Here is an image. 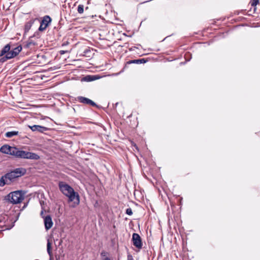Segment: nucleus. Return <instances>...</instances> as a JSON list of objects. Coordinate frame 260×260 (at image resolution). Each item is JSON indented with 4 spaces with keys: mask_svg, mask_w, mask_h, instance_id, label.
Returning <instances> with one entry per match:
<instances>
[{
    "mask_svg": "<svg viewBox=\"0 0 260 260\" xmlns=\"http://www.w3.org/2000/svg\"><path fill=\"white\" fill-rule=\"evenodd\" d=\"M58 187L60 191L68 198L69 202H74L76 205L80 203V197L78 193L68 184L63 181H59Z\"/></svg>",
    "mask_w": 260,
    "mask_h": 260,
    "instance_id": "1",
    "label": "nucleus"
},
{
    "mask_svg": "<svg viewBox=\"0 0 260 260\" xmlns=\"http://www.w3.org/2000/svg\"><path fill=\"white\" fill-rule=\"evenodd\" d=\"M25 194V192L23 190L12 191L5 197V200L13 204H17L24 199Z\"/></svg>",
    "mask_w": 260,
    "mask_h": 260,
    "instance_id": "2",
    "label": "nucleus"
},
{
    "mask_svg": "<svg viewBox=\"0 0 260 260\" xmlns=\"http://www.w3.org/2000/svg\"><path fill=\"white\" fill-rule=\"evenodd\" d=\"M17 178L11 171L6 173L0 179V186L3 187L6 184L10 185Z\"/></svg>",
    "mask_w": 260,
    "mask_h": 260,
    "instance_id": "3",
    "label": "nucleus"
},
{
    "mask_svg": "<svg viewBox=\"0 0 260 260\" xmlns=\"http://www.w3.org/2000/svg\"><path fill=\"white\" fill-rule=\"evenodd\" d=\"M21 45H19L17 47L13 48L9 52L7 53L5 56L0 58V61L2 62L6 61L8 59L13 58L16 56L19 52L22 50Z\"/></svg>",
    "mask_w": 260,
    "mask_h": 260,
    "instance_id": "4",
    "label": "nucleus"
},
{
    "mask_svg": "<svg viewBox=\"0 0 260 260\" xmlns=\"http://www.w3.org/2000/svg\"><path fill=\"white\" fill-rule=\"evenodd\" d=\"M51 20L52 19L49 16L46 15L44 16L40 22V26L39 28V30L41 31L45 30L51 23Z\"/></svg>",
    "mask_w": 260,
    "mask_h": 260,
    "instance_id": "5",
    "label": "nucleus"
},
{
    "mask_svg": "<svg viewBox=\"0 0 260 260\" xmlns=\"http://www.w3.org/2000/svg\"><path fill=\"white\" fill-rule=\"evenodd\" d=\"M20 158L38 160L40 156L36 153L21 150Z\"/></svg>",
    "mask_w": 260,
    "mask_h": 260,
    "instance_id": "6",
    "label": "nucleus"
},
{
    "mask_svg": "<svg viewBox=\"0 0 260 260\" xmlns=\"http://www.w3.org/2000/svg\"><path fill=\"white\" fill-rule=\"evenodd\" d=\"M133 245L137 248L140 249L142 248V242L141 237L138 234L134 233L132 236Z\"/></svg>",
    "mask_w": 260,
    "mask_h": 260,
    "instance_id": "7",
    "label": "nucleus"
},
{
    "mask_svg": "<svg viewBox=\"0 0 260 260\" xmlns=\"http://www.w3.org/2000/svg\"><path fill=\"white\" fill-rule=\"evenodd\" d=\"M77 100L83 104L90 105L93 107H97V105L92 100L83 96H78L77 97Z\"/></svg>",
    "mask_w": 260,
    "mask_h": 260,
    "instance_id": "8",
    "label": "nucleus"
},
{
    "mask_svg": "<svg viewBox=\"0 0 260 260\" xmlns=\"http://www.w3.org/2000/svg\"><path fill=\"white\" fill-rule=\"evenodd\" d=\"M11 171L17 178L24 175L26 173V169L23 168H16Z\"/></svg>",
    "mask_w": 260,
    "mask_h": 260,
    "instance_id": "9",
    "label": "nucleus"
},
{
    "mask_svg": "<svg viewBox=\"0 0 260 260\" xmlns=\"http://www.w3.org/2000/svg\"><path fill=\"white\" fill-rule=\"evenodd\" d=\"M29 127L33 132H38L40 133H44L49 130V128L39 125L29 126Z\"/></svg>",
    "mask_w": 260,
    "mask_h": 260,
    "instance_id": "10",
    "label": "nucleus"
},
{
    "mask_svg": "<svg viewBox=\"0 0 260 260\" xmlns=\"http://www.w3.org/2000/svg\"><path fill=\"white\" fill-rule=\"evenodd\" d=\"M44 222L45 229L47 231L51 228L53 225V222L50 215H47L44 218Z\"/></svg>",
    "mask_w": 260,
    "mask_h": 260,
    "instance_id": "11",
    "label": "nucleus"
},
{
    "mask_svg": "<svg viewBox=\"0 0 260 260\" xmlns=\"http://www.w3.org/2000/svg\"><path fill=\"white\" fill-rule=\"evenodd\" d=\"M14 147H11L8 145H4L0 148V151L2 153L12 155V149Z\"/></svg>",
    "mask_w": 260,
    "mask_h": 260,
    "instance_id": "12",
    "label": "nucleus"
},
{
    "mask_svg": "<svg viewBox=\"0 0 260 260\" xmlns=\"http://www.w3.org/2000/svg\"><path fill=\"white\" fill-rule=\"evenodd\" d=\"M38 19L36 18H32L30 19L29 21H28L27 22H26L25 25H24V31L25 32H28L29 29H30L31 27L32 26V25L34 24L35 21L36 20H38Z\"/></svg>",
    "mask_w": 260,
    "mask_h": 260,
    "instance_id": "13",
    "label": "nucleus"
},
{
    "mask_svg": "<svg viewBox=\"0 0 260 260\" xmlns=\"http://www.w3.org/2000/svg\"><path fill=\"white\" fill-rule=\"evenodd\" d=\"M11 47L9 44L6 45L1 50V53H0V58L4 57L3 56L5 54H6L8 52H9L10 51Z\"/></svg>",
    "mask_w": 260,
    "mask_h": 260,
    "instance_id": "14",
    "label": "nucleus"
},
{
    "mask_svg": "<svg viewBox=\"0 0 260 260\" xmlns=\"http://www.w3.org/2000/svg\"><path fill=\"white\" fill-rule=\"evenodd\" d=\"M12 155L17 158H20L21 150H19L17 148L14 147L12 149Z\"/></svg>",
    "mask_w": 260,
    "mask_h": 260,
    "instance_id": "15",
    "label": "nucleus"
},
{
    "mask_svg": "<svg viewBox=\"0 0 260 260\" xmlns=\"http://www.w3.org/2000/svg\"><path fill=\"white\" fill-rule=\"evenodd\" d=\"M146 62V60L144 58L139 59H134L129 61L128 63H137L141 64L144 63Z\"/></svg>",
    "mask_w": 260,
    "mask_h": 260,
    "instance_id": "16",
    "label": "nucleus"
},
{
    "mask_svg": "<svg viewBox=\"0 0 260 260\" xmlns=\"http://www.w3.org/2000/svg\"><path fill=\"white\" fill-rule=\"evenodd\" d=\"M18 134V131H11V132H8L6 133L5 136L7 138H12V137L14 136H16Z\"/></svg>",
    "mask_w": 260,
    "mask_h": 260,
    "instance_id": "17",
    "label": "nucleus"
},
{
    "mask_svg": "<svg viewBox=\"0 0 260 260\" xmlns=\"http://www.w3.org/2000/svg\"><path fill=\"white\" fill-rule=\"evenodd\" d=\"M84 80L87 82L92 81L93 80H95V79H98V78L96 77L95 76H86L85 77H84Z\"/></svg>",
    "mask_w": 260,
    "mask_h": 260,
    "instance_id": "18",
    "label": "nucleus"
},
{
    "mask_svg": "<svg viewBox=\"0 0 260 260\" xmlns=\"http://www.w3.org/2000/svg\"><path fill=\"white\" fill-rule=\"evenodd\" d=\"M47 251L48 253V254L51 256H52V251H51V243L49 241V240H48L47 241Z\"/></svg>",
    "mask_w": 260,
    "mask_h": 260,
    "instance_id": "19",
    "label": "nucleus"
},
{
    "mask_svg": "<svg viewBox=\"0 0 260 260\" xmlns=\"http://www.w3.org/2000/svg\"><path fill=\"white\" fill-rule=\"evenodd\" d=\"M35 45V43L32 41H27L25 45H24V48H29L30 47L31 45Z\"/></svg>",
    "mask_w": 260,
    "mask_h": 260,
    "instance_id": "20",
    "label": "nucleus"
},
{
    "mask_svg": "<svg viewBox=\"0 0 260 260\" xmlns=\"http://www.w3.org/2000/svg\"><path fill=\"white\" fill-rule=\"evenodd\" d=\"M77 11L79 14H82L84 12V6L79 5L78 6Z\"/></svg>",
    "mask_w": 260,
    "mask_h": 260,
    "instance_id": "21",
    "label": "nucleus"
},
{
    "mask_svg": "<svg viewBox=\"0 0 260 260\" xmlns=\"http://www.w3.org/2000/svg\"><path fill=\"white\" fill-rule=\"evenodd\" d=\"M184 57H185V59L187 60V61H189L191 59V54L189 52H187L185 54V55H184Z\"/></svg>",
    "mask_w": 260,
    "mask_h": 260,
    "instance_id": "22",
    "label": "nucleus"
},
{
    "mask_svg": "<svg viewBox=\"0 0 260 260\" xmlns=\"http://www.w3.org/2000/svg\"><path fill=\"white\" fill-rule=\"evenodd\" d=\"M125 213H126V214H127L128 215H131L133 214L132 210L130 208H127L126 210Z\"/></svg>",
    "mask_w": 260,
    "mask_h": 260,
    "instance_id": "23",
    "label": "nucleus"
},
{
    "mask_svg": "<svg viewBox=\"0 0 260 260\" xmlns=\"http://www.w3.org/2000/svg\"><path fill=\"white\" fill-rule=\"evenodd\" d=\"M259 1L258 0H253L251 2V5L252 6H255L257 4H258Z\"/></svg>",
    "mask_w": 260,
    "mask_h": 260,
    "instance_id": "24",
    "label": "nucleus"
},
{
    "mask_svg": "<svg viewBox=\"0 0 260 260\" xmlns=\"http://www.w3.org/2000/svg\"><path fill=\"white\" fill-rule=\"evenodd\" d=\"M106 255H107V252H106L104 251H102L101 253V255L102 257H105L106 256Z\"/></svg>",
    "mask_w": 260,
    "mask_h": 260,
    "instance_id": "25",
    "label": "nucleus"
},
{
    "mask_svg": "<svg viewBox=\"0 0 260 260\" xmlns=\"http://www.w3.org/2000/svg\"><path fill=\"white\" fill-rule=\"evenodd\" d=\"M44 211H45L44 209L42 208V211H41V213H40L41 216L43 218H44V217H45L43 216Z\"/></svg>",
    "mask_w": 260,
    "mask_h": 260,
    "instance_id": "26",
    "label": "nucleus"
},
{
    "mask_svg": "<svg viewBox=\"0 0 260 260\" xmlns=\"http://www.w3.org/2000/svg\"><path fill=\"white\" fill-rule=\"evenodd\" d=\"M127 260H134L132 255H127Z\"/></svg>",
    "mask_w": 260,
    "mask_h": 260,
    "instance_id": "27",
    "label": "nucleus"
},
{
    "mask_svg": "<svg viewBox=\"0 0 260 260\" xmlns=\"http://www.w3.org/2000/svg\"><path fill=\"white\" fill-rule=\"evenodd\" d=\"M67 52V51L61 50L60 51V54H64Z\"/></svg>",
    "mask_w": 260,
    "mask_h": 260,
    "instance_id": "28",
    "label": "nucleus"
},
{
    "mask_svg": "<svg viewBox=\"0 0 260 260\" xmlns=\"http://www.w3.org/2000/svg\"><path fill=\"white\" fill-rule=\"evenodd\" d=\"M135 48H137V47H133L129 48V49L130 51H133V50H135Z\"/></svg>",
    "mask_w": 260,
    "mask_h": 260,
    "instance_id": "29",
    "label": "nucleus"
},
{
    "mask_svg": "<svg viewBox=\"0 0 260 260\" xmlns=\"http://www.w3.org/2000/svg\"><path fill=\"white\" fill-rule=\"evenodd\" d=\"M27 206V203L24 204L23 207H22V209H24L25 208H26Z\"/></svg>",
    "mask_w": 260,
    "mask_h": 260,
    "instance_id": "30",
    "label": "nucleus"
},
{
    "mask_svg": "<svg viewBox=\"0 0 260 260\" xmlns=\"http://www.w3.org/2000/svg\"><path fill=\"white\" fill-rule=\"evenodd\" d=\"M104 260H111V259L109 257H106L105 258Z\"/></svg>",
    "mask_w": 260,
    "mask_h": 260,
    "instance_id": "31",
    "label": "nucleus"
}]
</instances>
